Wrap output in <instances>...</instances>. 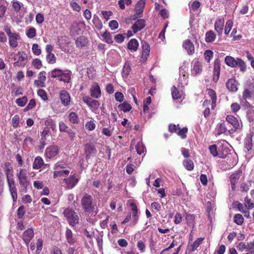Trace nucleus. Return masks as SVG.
Masks as SVG:
<instances>
[{"label":"nucleus","mask_w":254,"mask_h":254,"mask_svg":"<svg viewBox=\"0 0 254 254\" xmlns=\"http://www.w3.org/2000/svg\"><path fill=\"white\" fill-rule=\"evenodd\" d=\"M34 236V231L32 228H28L23 233L22 240L28 245Z\"/></svg>","instance_id":"aec40b11"},{"label":"nucleus","mask_w":254,"mask_h":254,"mask_svg":"<svg viewBox=\"0 0 254 254\" xmlns=\"http://www.w3.org/2000/svg\"><path fill=\"white\" fill-rule=\"evenodd\" d=\"M46 59L49 64H55L57 60L55 55L53 53L47 54Z\"/></svg>","instance_id":"de8ad7c7"},{"label":"nucleus","mask_w":254,"mask_h":254,"mask_svg":"<svg viewBox=\"0 0 254 254\" xmlns=\"http://www.w3.org/2000/svg\"><path fill=\"white\" fill-rule=\"evenodd\" d=\"M203 70L202 62L198 59H194L192 62L191 74L196 76L200 74Z\"/></svg>","instance_id":"1a4fd4ad"},{"label":"nucleus","mask_w":254,"mask_h":254,"mask_svg":"<svg viewBox=\"0 0 254 254\" xmlns=\"http://www.w3.org/2000/svg\"><path fill=\"white\" fill-rule=\"evenodd\" d=\"M59 96L63 105L68 106L70 103V96L68 92L65 90H62L60 92Z\"/></svg>","instance_id":"dca6fc26"},{"label":"nucleus","mask_w":254,"mask_h":254,"mask_svg":"<svg viewBox=\"0 0 254 254\" xmlns=\"http://www.w3.org/2000/svg\"><path fill=\"white\" fill-rule=\"evenodd\" d=\"M6 2L4 0H0V20L3 18L6 10Z\"/></svg>","instance_id":"a19ab883"},{"label":"nucleus","mask_w":254,"mask_h":254,"mask_svg":"<svg viewBox=\"0 0 254 254\" xmlns=\"http://www.w3.org/2000/svg\"><path fill=\"white\" fill-rule=\"evenodd\" d=\"M79 180L76 178L75 174L70 175L68 177L64 179L60 183L66 190L73 189L78 183Z\"/></svg>","instance_id":"0eeeda50"},{"label":"nucleus","mask_w":254,"mask_h":254,"mask_svg":"<svg viewBox=\"0 0 254 254\" xmlns=\"http://www.w3.org/2000/svg\"><path fill=\"white\" fill-rule=\"evenodd\" d=\"M228 130L226 123L225 122H223L220 124L218 127L217 135H219L222 133H224L228 131Z\"/></svg>","instance_id":"ea45409f"},{"label":"nucleus","mask_w":254,"mask_h":254,"mask_svg":"<svg viewBox=\"0 0 254 254\" xmlns=\"http://www.w3.org/2000/svg\"><path fill=\"white\" fill-rule=\"evenodd\" d=\"M26 36L29 38H33L36 35V30L34 27H31L29 28L26 32Z\"/></svg>","instance_id":"603ef678"},{"label":"nucleus","mask_w":254,"mask_h":254,"mask_svg":"<svg viewBox=\"0 0 254 254\" xmlns=\"http://www.w3.org/2000/svg\"><path fill=\"white\" fill-rule=\"evenodd\" d=\"M64 215L66 217L68 224L71 226L74 227L79 223V217L73 210L66 209L64 211Z\"/></svg>","instance_id":"423d86ee"},{"label":"nucleus","mask_w":254,"mask_h":254,"mask_svg":"<svg viewBox=\"0 0 254 254\" xmlns=\"http://www.w3.org/2000/svg\"><path fill=\"white\" fill-rule=\"evenodd\" d=\"M204 238H197L193 244L188 246V249L190 252H193L196 250L204 240Z\"/></svg>","instance_id":"c85d7f7f"},{"label":"nucleus","mask_w":254,"mask_h":254,"mask_svg":"<svg viewBox=\"0 0 254 254\" xmlns=\"http://www.w3.org/2000/svg\"><path fill=\"white\" fill-rule=\"evenodd\" d=\"M145 20L143 19H139L136 21L131 26L133 34H135L141 30L145 26Z\"/></svg>","instance_id":"6ab92c4d"},{"label":"nucleus","mask_w":254,"mask_h":254,"mask_svg":"<svg viewBox=\"0 0 254 254\" xmlns=\"http://www.w3.org/2000/svg\"><path fill=\"white\" fill-rule=\"evenodd\" d=\"M213 56V53L210 50H207L204 52V57L205 60L207 63L210 62V60L212 58Z\"/></svg>","instance_id":"5fc2aeb1"},{"label":"nucleus","mask_w":254,"mask_h":254,"mask_svg":"<svg viewBox=\"0 0 254 254\" xmlns=\"http://www.w3.org/2000/svg\"><path fill=\"white\" fill-rule=\"evenodd\" d=\"M213 72V80L216 82L219 80L220 73V60L218 58L214 60Z\"/></svg>","instance_id":"ddd939ff"},{"label":"nucleus","mask_w":254,"mask_h":254,"mask_svg":"<svg viewBox=\"0 0 254 254\" xmlns=\"http://www.w3.org/2000/svg\"><path fill=\"white\" fill-rule=\"evenodd\" d=\"M226 85L229 91L236 92L238 90L236 80L234 78H230L226 82Z\"/></svg>","instance_id":"393cba45"},{"label":"nucleus","mask_w":254,"mask_h":254,"mask_svg":"<svg viewBox=\"0 0 254 254\" xmlns=\"http://www.w3.org/2000/svg\"><path fill=\"white\" fill-rule=\"evenodd\" d=\"M214 27L215 30L221 33L224 27V20L222 19H217L215 21Z\"/></svg>","instance_id":"c9c22d12"},{"label":"nucleus","mask_w":254,"mask_h":254,"mask_svg":"<svg viewBox=\"0 0 254 254\" xmlns=\"http://www.w3.org/2000/svg\"><path fill=\"white\" fill-rule=\"evenodd\" d=\"M63 70L59 68H55L51 71V77L53 78H60Z\"/></svg>","instance_id":"a18cd8bd"},{"label":"nucleus","mask_w":254,"mask_h":254,"mask_svg":"<svg viewBox=\"0 0 254 254\" xmlns=\"http://www.w3.org/2000/svg\"><path fill=\"white\" fill-rule=\"evenodd\" d=\"M7 184L13 202H16L17 199V189L15 186V182L13 179L7 178Z\"/></svg>","instance_id":"9d476101"},{"label":"nucleus","mask_w":254,"mask_h":254,"mask_svg":"<svg viewBox=\"0 0 254 254\" xmlns=\"http://www.w3.org/2000/svg\"><path fill=\"white\" fill-rule=\"evenodd\" d=\"M8 38V43L10 47L14 48L18 46V41L20 39V36L19 33L12 32L10 26L8 25H5L3 28Z\"/></svg>","instance_id":"7ed1b4c3"},{"label":"nucleus","mask_w":254,"mask_h":254,"mask_svg":"<svg viewBox=\"0 0 254 254\" xmlns=\"http://www.w3.org/2000/svg\"><path fill=\"white\" fill-rule=\"evenodd\" d=\"M215 38L216 35L212 30H210L206 33L205 40L207 43L213 42Z\"/></svg>","instance_id":"4c0bfd02"},{"label":"nucleus","mask_w":254,"mask_h":254,"mask_svg":"<svg viewBox=\"0 0 254 254\" xmlns=\"http://www.w3.org/2000/svg\"><path fill=\"white\" fill-rule=\"evenodd\" d=\"M81 204L86 215L90 214L95 216L97 214V201L91 195L85 193L81 199Z\"/></svg>","instance_id":"f257e3e1"},{"label":"nucleus","mask_w":254,"mask_h":254,"mask_svg":"<svg viewBox=\"0 0 254 254\" xmlns=\"http://www.w3.org/2000/svg\"><path fill=\"white\" fill-rule=\"evenodd\" d=\"M171 92L172 98L174 100H179L182 98V94L178 90L175 86H173L171 88Z\"/></svg>","instance_id":"e433bc0d"},{"label":"nucleus","mask_w":254,"mask_h":254,"mask_svg":"<svg viewBox=\"0 0 254 254\" xmlns=\"http://www.w3.org/2000/svg\"><path fill=\"white\" fill-rule=\"evenodd\" d=\"M27 98L26 97L24 96L21 98H18L16 100V104L20 107H23L25 105L27 102Z\"/></svg>","instance_id":"6e6d98bb"},{"label":"nucleus","mask_w":254,"mask_h":254,"mask_svg":"<svg viewBox=\"0 0 254 254\" xmlns=\"http://www.w3.org/2000/svg\"><path fill=\"white\" fill-rule=\"evenodd\" d=\"M93 23L95 25V27L98 29L100 30L103 27V24L99 18L98 16H94L93 19Z\"/></svg>","instance_id":"49530a36"},{"label":"nucleus","mask_w":254,"mask_h":254,"mask_svg":"<svg viewBox=\"0 0 254 254\" xmlns=\"http://www.w3.org/2000/svg\"><path fill=\"white\" fill-rule=\"evenodd\" d=\"M85 127L88 130L92 131L95 128L96 125L93 121H89L86 123Z\"/></svg>","instance_id":"69168bd1"},{"label":"nucleus","mask_w":254,"mask_h":254,"mask_svg":"<svg viewBox=\"0 0 254 254\" xmlns=\"http://www.w3.org/2000/svg\"><path fill=\"white\" fill-rule=\"evenodd\" d=\"M84 150L87 160L93 157L97 152L95 146L91 143H86L84 146Z\"/></svg>","instance_id":"f8f14e48"},{"label":"nucleus","mask_w":254,"mask_h":254,"mask_svg":"<svg viewBox=\"0 0 254 254\" xmlns=\"http://www.w3.org/2000/svg\"><path fill=\"white\" fill-rule=\"evenodd\" d=\"M17 176L20 186V191L23 193H27L28 189L31 188L30 183L27 175V170L25 169H20Z\"/></svg>","instance_id":"f03ea898"},{"label":"nucleus","mask_w":254,"mask_h":254,"mask_svg":"<svg viewBox=\"0 0 254 254\" xmlns=\"http://www.w3.org/2000/svg\"><path fill=\"white\" fill-rule=\"evenodd\" d=\"M139 46V43L136 39H130L127 44V48L131 52H134L137 50Z\"/></svg>","instance_id":"a878e982"},{"label":"nucleus","mask_w":254,"mask_h":254,"mask_svg":"<svg viewBox=\"0 0 254 254\" xmlns=\"http://www.w3.org/2000/svg\"><path fill=\"white\" fill-rule=\"evenodd\" d=\"M130 71V67L128 65L125 64L123 68L122 76L123 77H127Z\"/></svg>","instance_id":"0e129e2a"},{"label":"nucleus","mask_w":254,"mask_h":254,"mask_svg":"<svg viewBox=\"0 0 254 254\" xmlns=\"http://www.w3.org/2000/svg\"><path fill=\"white\" fill-rule=\"evenodd\" d=\"M83 102L91 108L97 109L100 106L98 101L93 99L88 95H84L82 97Z\"/></svg>","instance_id":"9b49d317"},{"label":"nucleus","mask_w":254,"mask_h":254,"mask_svg":"<svg viewBox=\"0 0 254 254\" xmlns=\"http://www.w3.org/2000/svg\"><path fill=\"white\" fill-rule=\"evenodd\" d=\"M142 58L145 60L147 59L149 55L150 50L149 44L146 42H142Z\"/></svg>","instance_id":"7c9ffc66"},{"label":"nucleus","mask_w":254,"mask_h":254,"mask_svg":"<svg viewBox=\"0 0 254 254\" xmlns=\"http://www.w3.org/2000/svg\"><path fill=\"white\" fill-rule=\"evenodd\" d=\"M19 116L18 115H15L12 119V126L14 128H17L19 126Z\"/></svg>","instance_id":"680f3d73"},{"label":"nucleus","mask_w":254,"mask_h":254,"mask_svg":"<svg viewBox=\"0 0 254 254\" xmlns=\"http://www.w3.org/2000/svg\"><path fill=\"white\" fill-rule=\"evenodd\" d=\"M206 92L207 94L210 97L211 99V109L214 110L216 106V101H217V95L215 91L211 89L208 88L206 89Z\"/></svg>","instance_id":"4be33fe9"},{"label":"nucleus","mask_w":254,"mask_h":254,"mask_svg":"<svg viewBox=\"0 0 254 254\" xmlns=\"http://www.w3.org/2000/svg\"><path fill=\"white\" fill-rule=\"evenodd\" d=\"M59 153V147L57 145H50L46 149L45 156L48 158L56 156Z\"/></svg>","instance_id":"a211bd4d"},{"label":"nucleus","mask_w":254,"mask_h":254,"mask_svg":"<svg viewBox=\"0 0 254 254\" xmlns=\"http://www.w3.org/2000/svg\"><path fill=\"white\" fill-rule=\"evenodd\" d=\"M32 50L33 54L36 56H39L41 53V50L39 46L36 43L32 45Z\"/></svg>","instance_id":"bf43d9fd"},{"label":"nucleus","mask_w":254,"mask_h":254,"mask_svg":"<svg viewBox=\"0 0 254 254\" xmlns=\"http://www.w3.org/2000/svg\"><path fill=\"white\" fill-rule=\"evenodd\" d=\"M69 122L73 124H78L79 122L78 117L74 112H71L68 115Z\"/></svg>","instance_id":"79ce46f5"},{"label":"nucleus","mask_w":254,"mask_h":254,"mask_svg":"<svg viewBox=\"0 0 254 254\" xmlns=\"http://www.w3.org/2000/svg\"><path fill=\"white\" fill-rule=\"evenodd\" d=\"M44 165V160L40 156H37L33 163V168L34 169H39Z\"/></svg>","instance_id":"2f4dec72"},{"label":"nucleus","mask_w":254,"mask_h":254,"mask_svg":"<svg viewBox=\"0 0 254 254\" xmlns=\"http://www.w3.org/2000/svg\"><path fill=\"white\" fill-rule=\"evenodd\" d=\"M226 121L233 126V127L228 130V132L230 134L240 131L242 129L243 125L240 122L238 119L235 116L229 115L226 118Z\"/></svg>","instance_id":"39448f33"},{"label":"nucleus","mask_w":254,"mask_h":254,"mask_svg":"<svg viewBox=\"0 0 254 254\" xmlns=\"http://www.w3.org/2000/svg\"><path fill=\"white\" fill-rule=\"evenodd\" d=\"M137 153L139 155H141L144 151V146L142 143L138 142L135 146Z\"/></svg>","instance_id":"338daca9"},{"label":"nucleus","mask_w":254,"mask_h":254,"mask_svg":"<svg viewBox=\"0 0 254 254\" xmlns=\"http://www.w3.org/2000/svg\"><path fill=\"white\" fill-rule=\"evenodd\" d=\"M183 48L189 55H192L195 53L194 45L190 39H187L184 41Z\"/></svg>","instance_id":"4468645a"},{"label":"nucleus","mask_w":254,"mask_h":254,"mask_svg":"<svg viewBox=\"0 0 254 254\" xmlns=\"http://www.w3.org/2000/svg\"><path fill=\"white\" fill-rule=\"evenodd\" d=\"M25 213L26 211L25 206L24 205L20 206L17 210V217L20 219H23Z\"/></svg>","instance_id":"c03bdc74"},{"label":"nucleus","mask_w":254,"mask_h":254,"mask_svg":"<svg viewBox=\"0 0 254 254\" xmlns=\"http://www.w3.org/2000/svg\"><path fill=\"white\" fill-rule=\"evenodd\" d=\"M209 149L210 153L214 156H218L219 151H217V146L215 144L211 145L209 146Z\"/></svg>","instance_id":"4d7b16f0"},{"label":"nucleus","mask_w":254,"mask_h":254,"mask_svg":"<svg viewBox=\"0 0 254 254\" xmlns=\"http://www.w3.org/2000/svg\"><path fill=\"white\" fill-rule=\"evenodd\" d=\"M169 130L172 133H176L178 135L180 136L182 138L184 139L187 137L186 133L188 132V129L186 127H184L181 129L179 127L175 124H170L169 126Z\"/></svg>","instance_id":"6e6552de"},{"label":"nucleus","mask_w":254,"mask_h":254,"mask_svg":"<svg viewBox=\"0 0 254 254\" xmlns=\"http://www.w3.org/2000/svg\"><path fill=\"white\" fill-rule=\"evenodd\" d=\"M102 37L104 38L105 42L107 43L112 44L113 43L111 34L110 32H108L107 31H106L102 34Z\"/></svg>","instance_id":"8fccbe9b"},{"label":"nucleus","mask_w":254,"mask_h":254,"mask_svg":"<svg viewBox=\"0 0 254 254\" xmlns=\"http://www.w3.org/2000/svg\"><path fill=\"white\" fill-rule=\"evenodd\" d=\"M71 76V72L69 70H63L60 78L58 80L63 81L64 83H68L70 82Z\"/></svg>","instance_id":"5701e85b"},{"label":"nucleus","mask_w":254,"mask_h":254,"mask_svg":"<svg viewBox=\"0 0 254 254\" xmlns=\"http://www.w3.org/2000/svg\"><path fill=\"white\" fill-rule=\"evenodd\" d=\"M91 97L94 98H99L101 96V91L100 87L97 82H94L90 90Z\"/></svg>","instance_id":"f3484780"},{"label":"nucleus","mask_w":254,"mask_h":254,"mask_svg":"<svg viewBox=\"0 0 254 254\" xmlns=\"http://www.w3.org/2000/svg\"><path fill=\"white\" fill-rule=\"evenodd\" d=\"M69 174V171L68 170H56L54 172L53 177L57 178L58 177L67 176Z\"/></svg>","instance_id":"f704fd0d"},{"label":"nucleus","mask_w":254,"mask_h":254,"mask_svg":"<svg viewBox=\"0 0 254 254\" xmlns=\"http://www.w3.org/2000/svg\"><path fill=\"white\" fill-rule=\"evenodd\" d=\"M229 152L228 148L222 147L219 149L218 157L221 158H225L227 157Z\"/></svg>","instance_id":"37998d69"},{"label":"nucleus","mask_w":254,"mask_h":254,"mask_svg":"<svg viewBox=\"0 0 254 254\" xmlns=\"http://www.w3.org/2000/svg\"><path fill=\"white\" fill-rule=\"evenodd\" d=\"M137 247L140 251V253H144L145 251L146 246L144 243L141 240L138 241L137 243Z\"/></svg>","instance_id":"774afa93"},{"label":"nucleus","mask_w":254,"mask_h":254,"mask_svg":"<svg viewBox=\"0 0 254 254\" xmlns=\"http://www.w3.org/2000/svg\"><path fill=\"white\" fill-rule=\"evenodd\" d=\"M88 40L84 36H81L78 37L75 41L77 47H82L86 45Z\"/></svg>","instance_id":"72a5a7b5"},{"label":"nucleus","mask_w":254,"mask_h":254,"mask_svg":"<svg viewBox=\"0 0 254 254\" xmlns=\"http://www.w3.org/2000/svg\"><path fill=\"white\" fill-rule=\"evenodd\" d=\"M145 2L146 0H140L135 5L136 14L138 15L139 17H140L143 13Z\"/></svg>","instance_id":"cd10ccee"},{"label":"nucleus","mask_w":254,"mask_h":254,"mask_svg":"<svg viewBox=\"0 0 254 254\" xmlns=\"http://www.w3.org/2000/svg\"><path fill=\"white\" fill-rule=\"evenodd\" d=\"M241 177V172H236L230 176V180L232 190L236 189V184L237 183Z\"/></svg>","instance_id":"b1692460"},{"label":"nucleus","mask_w":254,"mask_h":254,"mask_svg":"<svg viewBox=\"0 0 254 254\" xmlns=\"http://www.w3.org/2000/svg\"><path fill=\"white\" fill-rule=\"evenodd\" d=\"M37 94L44 101H47L48 99L46 92L42 89H40L38 90Z\"/></svg>","instance_id":"e2e57ef3"},{"label":"nucleus","mask_w":254,"mask_h":254,"mask_svg":"<svg viewBox=\"0 0 254 254\" xmlns=\"http://www.w3.org/2000/svg\"><path fill=\"white\" fill-rule=\"evenodd\" d=\"M23 53L20 52H18L17 56H18V59L17 62L14 63L13 65L14 66L24 67L27 63V57Z\"/></svg>","instance_id":"412c9836"},{"label":"nucleus","mask_w":254,"mask_h":254,"mask_svg":"<svg viewBox=\"0 0 254 254\" xmlns=\"http://www.w3.org/2000/svg\"><path fill=\"white\" fill-rule=\"evenodd\" d=\"M118 108L121 111H123L124 112L126 113L131 110L132 107L130 104L125 102L123 103L120 104Z\"/></svg>","instance_id":"58836bf2"},{"label":"nucleus","mask_w":254,"mask_h":254,"mask_svg":"<svg viewBox=\"0 0 254 254\" xmlns=\"http://www.w3.org/2000/svg\"><path fill=\"white\" fill-rule=\"evenodd\" d=\"M233 21L230 20L226 22L224 31V33L226 35H228L229 33L233 26Z\"/></svg>","instance_id":"052dcab7"},{"label":"nucleus","mask_w":254,"mask_h":254,"mask_svg":"<svg viewBox=\"0 0 254 254\" xmlns=\"http://www.w3.org/2000/svg\"><path fill=\"white\" fill-rule=\"evenodd\" d=\"M46 72L45 71H42L38 74V79L35 80L34 84L37 87H45L46 86L45 81L46 80Z\"/></svg>","instance_id":"2eb2a0df"},{"label":"nucleus","mask_w":254,"mask_h":254,"mask_svg":"<svg viewBox=\"0 0 254 254\" xmlns=\"http://www.w3.org/2000/svg\"><path fill=\"white\" fill-rule=\"evenodd\" d=\"M252 137L253 133H250L247 134L246 138H245V147L248 150V151H250L252 149L253 146Z\"/></svg>","instance_id":"c756f323"},{"label":"nucleus","mask_w":254,"mask_h":254,"mask_svg":"<svg viewBox=\"0 0 254 254\" xmlns=\"http://www.w3.org/2000/svg\"><path fill=\"white\" fill-rule=\"evenodd\" d=\"M183 165L186 170L191 171L194 169V163L193 161L189 159H185L183 161Z\"/></svg>","instance_id":"473e14b6"},{"label":"nucleus","mask_w":254,"mask_h":254,"mask_svg":"<svg viewBox=\"0 0 254 254\" xmlns=\"http://www.w3.org/2000/svg\"><path fill=\"white\" fill-rule=\"evenodd\" d=\"M225 63L229 66L236 67L239 66L240 71L244 72L246 70L245 62L240 58L235 59L233 57L227 56L225 58Z\"/></svg>","instance_id":"20e7f679"},{"label":"nucleus","mask_w":254,"mask_h":254,"mask_svg":"<svg viewBox=\"0 0 254 254\" xmlns=\"http://www.w3.org/2000/svg\"><path fill=\"white\" fill-rule=\"evenodd\" d=\"M65 236L66 238V240L67 242L70 244L72 245L74 244L76 241V239L75 236H74L73 234L72 233L71 230L69 228H66Z\"/></svg>","instance_id":"bb28decb"},{"label":"nucleus","mask_w":254,"mask_h":254,"mask_svg":"<svg viewBox=\"0 0 254 254\" xmlns=\"http://www.w3.org/2000/svg\"><path fill=\"white\" fill-rule=\"evenodd\" d=\"M45 124L46 127H50L53 130H54L56 128V125L52 119H48L45 122Z\"/></svg>","instance_id":"3c124183"},{"label":"nucleus","mask_w":254,"mask_h":254,"mask_svg":"<svg viewBox=\"0 0 254 254\" xmlns=\"http://www.w3.org/2000/svg\"><path fill=\"white\" fill-rule=\"evenodd\" d=\"M245 206L248 209H252L254 208V203L252 202V200L249 198L248 196L245 198Z\"/></svg>","instance_id":"13d9d810"},{"label":"nucleus","mask_w":254,"mask_h":254,"mask_svg":"<svg viewBox=\"0 0 254 254\" xmlns=\"http://www.w3.org/2000/svg\"><path fill=\"white\" fill-rule=\"evenodd\" d=\"M32 65L36 69H40L42 66V61L38 58L34 59L32 61Z\"/></svg>","instance_id":"09e8293b"},{"label":"nucleus","mask_w":254,"mask_h":254,"mask_svg":"<svg viewBox=\"0 0 254 254\" xmlns=\"http://www.w3.org/2000/svg\"><path fill=\"white\" fill-rule=\"evenodd\" d=\"M234 222L237 225H240L244 222V218L241 214H237L234 217Z\"/></svg>","instance_id":"864d4df0"}]
</instances>
